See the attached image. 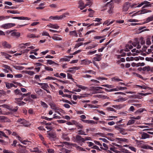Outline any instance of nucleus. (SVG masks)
I'll list each match as a JSON object with an SVG mask.
<instances>
[{
    "label": "nucleus",
    "mask_w": 153,
    "mask_h": 153,
    "mask_svg": "<svg viewBox=\"0 0 153 153\" xmlns=\"http://www.w3.org/2000/svg\"><path fill=\"white\" fill-rule=\"evenodd\" d=\"M114 7V4L113 3L108 2L103 7V9L101 10L102 11L107 10L108 13L111 14L113 13V10Z\"/></svg>",
    "instance_id": "nucleus-1"
},
{
    "label": "nucleus",
    "mask_w": 153,
    "mask_h": 153,
    "mask_svg": "<svg viewBox=\"0 0 153 153\" xmlns=\"http://www.w3.org/2000/svg\"><path fill=\"white\" fill-rule=\"evenodd\" d=\"M104 89L101 87H94L91 89V91L93 94L103 93L104 92L101 89Z\"/></svg>",
    "instance_id": "nucleus-2"
},
{
    "label": "nucleus",
    "mask_w": 153,
    "mask_h": 153,
    "mask_svg": "<svg viewBox=\"0 0 153 153\" xmlns=\"http://www.w3.org/2000/svg\"><path fill=\"white\" fill-rule=\"evenodd\" d=\"M48 133V137L51 140H55L56 138V134L53 132H50V131H47Z\"/></svg>",
    "instance_id": "nucleus-3"
},
{
    "label": "nucleus",
    "mask_w": 153,
    "mask_h": 153,
    "mask_svg": "<svg viewBox=\"0 0 153 153\" xmlns=\"http://www.w3.org/2000/svg\"><path fill=\"white\" fill-rule=\"evenodd\" d=\"M143 4L145 5L142 7V9L149 7H151L152 6L151 4H150V2L147 1H145L139 4L138 7H141Z\"/></svg>",
    "instance_id": "nucleus-4"
},
{
    "label": "nucleus",
    "mask_w": 153,
    "mask_h": 153,
    "mask_svg": "<svg viewBox=\"0 0 153 153\" xmlns=\"http://www.w3.org/2000/svg\"><path fill=\"white\" fill-rule=\"evenodd\" d=\"M65 17V14L60 16H51L49 17L50 19L54 20H59L64 19Z\"/></svg>",
    "instance_id": "nucleus-5"
},
{
    "label": "nucleus",
    "mask_w": 153,
    "mask_h": 153,
    "mask_svg": "<svg viewBox=\"0 0 153 153\" xmlns=\"http://www.w3.org/2000/svg\"><path fill=\"white\" fill-rule=\"evenodd\" d=\"M15 25H16L14 23H8L3 25L1 26V27L4 29H8L15 26Z\"/></svg>",
    "instance_id": "nucleus-6"
},
{
    "label": "nucleus",
    "mask_w": 153,
    "mask_h": 153,
    "mask_svg": "<svg viewBox=\"0 0 153 153\" xmlns=\"http://www.w3.org/2000/svg\"><path fill=\"white\" fill-rule=\"evenodd\" d=\"M132 44L134 47L137 46V49H140L141 48V45H140V41H139L137 38L135 39L134 42L132 43Z\"/></svg>",
    "instance_id": "nucleus-7"
},
{
    "label": "nucleus",
    "mask_w": 153,
    "mask_h": 153,
    "mask_svg": "<svg viewBox=\"0 0 153 153\" xmlns=\"http://www.w3.org/2000/svg\"><path fill=\"white\" fill-rule=\"evenodd\" d=\"M152 12V10H148L146 9H143L141 10H140L138 11L137 13H135L136 14L137 13H138L140 14H144L146 13H150ZM135 13L133 15V16H135Z\"/></svg>",
    "instance_id": "nucleus-8"
},
{
    "label": "nucleus",
    "mask_w": 153,
    "mask_h": 153,
    "mask_svg": "<svg viewBox=\"0 0 153 153\" xmlns=\"http://www.w3.org/2000/svg\"><path fill=\"white\" fill-rule=\"evenodd\" d=\"M78 4H79L78 7L81 10H82L85 8L86 6L88 5L87 4H85L81 0H80L79 1Z\"/></svg>",
    "instance_id": "nucleus-9"
},
{
    "label": "nucleus",
    "mask_w": 153,
    "mask_h": 153,
    "mask_svg": "<svg viewBox=\"0 0 153 153\" xmlns=\"http://www.w3.org/2000/svg\"><path fill=\"white\" fill-rule=\"evenodd\" d=\"M8 33H11V35L12 36H16L19 37L20 36V33L19 32H13L12 30L8 31L7 32Z\"/></svg>",
    "instance_id": "nucleus-10"
},
{
    "label": "nucleus",
    "mask_w": 153,
    "mask_h": 153,
    "mask_svg": "<svg viewBox=\"0 0 153 153\" xmlns=\"http://www.w3.org/2000/svg\"><path fill=\"white\" fill-rule=\"evenodd\" d=\"M130 7V3L128 2H126L124 4L123 11L125 12L127 11Z\"/></svg>",
    "instance_id": "nucleus-11"
},
{
    "label": "nucleus",
    "mask_w": 153,
    "mask_h": 153,
    "mask_svg": "<svg viewBox=\"0 0 153 153\" xmlns=\"http://www.w3.org/2000/svg\"><path fill=\"white\" fill-rule=\"evenodd\" d=\"M0 121L2 122H10V120L5 116H0Z\"/></svg>",
    "instance_id": "nucleus-12"
},
{
    "label": "nucleus",
    "mask_w": 153,
    "mask_h": 153,
    "mask_svg": "<svg viewBox=\"0 0 153 153\" xmlns=\"http://www.w3.org/2000/svg\"><path fill=\"white\" fill-rule=\"evenodd\" d=\"M2 45L5 48H11V45L5 41L2 42Z\"/></svg>",
    "instance_id": "nucleus-13"
},
{
    "label": "nucleus",
    "mask_w": 153,
    "mask_h": 153,
    "mask_svg": "<svg viewBox=\"0 0 153 153\" xmlns=\"http://www.w3.org/2000/svg\"><path fill=\"white\" fill-rule=\"evenodd\" d=\"M17 122L21 124H22L25 126H27L26 121L24 119L21 118L19 119L17 121Z\"/></svg>",
    "instance_id": "nucleus-14"
},
{
    "label": "nucleus",
    "mask_w": 153,
    "mask_h": 153,
    "mask_svg": "<svg viewBox=\"0 0 153 153\" xmlns=\"http://www.w3.org/2000/svg\"><path fill=\"white\" fill-rule=\"evenodd\" d=\"M102 56V54H96V56H95L93 58V59L95 61H99L101 59V56Z\"/></svg>",
    "instance_id": "nucleus-15"
},
{
    "label": "nucleus",
    "mask_w": 153,
    "mask_h": 153,
    "mask_svg": "<svg viewBox=\"0 0 153 153\" xmlns=\"http://www.w3.org/2000/svg\"><path fill=\"white\" fill-rule=\"evenodd\" d=\"M111 19H108L105 21L103 23V25H107V26H108L111 24H112L114 22V20H112L111 21Z\"/></svg>",
    "instance_id": "nucleus-16"
},
{
    "label": "nucleus",
    "mask_w": 153,
    "mask_h": 153,
    "mask_svg": "<svg viewBox=\"0 0 153 153\" xmlns=\"http://www.w3.org/2000/svg\"><path fill=\"white\" fill-rule=\"evenodd\" d=\"M152 21H153V15L147 18L145 21L143 23V24H146Z\"/></svg>",
    "instance_id": "nucleus-17"
},
{
    "label": "nucleus",
    "mask_w": 153,
    "mask_h": 153,
    "mask_svg": "<svg viewBox=\"0 0 153 153\" xmlns=\"http://www.w3.org/2000/svg\"><path fill=\"white\" fill-rule=\"evenodd\" d=\"M82 64L85 65H88L91 63L92 62L90 60H89L87 59H85L82 60Z\"/></svg>",
    "instance_id": "nucleus-18"
},
{
    "label": "nucleus",
    "mask_w": 153,
    "mask_h": 153,
    "mask_svg": "<svg viewBox=\"0 0 153 153\" xmlns=\"http://www.w3.org/2000/svg\"><path fill=\"white\" fill-rule=\"evenodd\" d=\"M73 146L75 147L77 150H79V151H85V149H84L83 148L80 146H77V144H74L73 145Z\"/></svg>",
    "instance_id": "nucleus-19"
},
{
    "label": "nucleus",
    "mask_w": 153,
    "mask_h": 153,
    "mask_svg": "<svg viewBox=\"0 0 153 153\" xmlns=\"http://www.w3.org/2000/svg\"><path fill=\"white\" fill-rule=\"evenodd\" d=\"M76 141H81L84 142V138L82 137L81 136L79 135H76Z\"/></svg>",
    "instance_id": "nucleus-20"
},
{
    "label": "nucleus",
    "mask_w": 153,
    "mask_h": 153,
    "mask_svg": "<svg viewBox=\"0 0 153 153\" xmlns=\"http://www.w3.org/2000/svg\"><path fill=\"white\" fill-rule=\"evenodd\" d=\"M122 125H117L114 126L115 128L119 131V132L121 130H123V128H122Z\"/></svg>",
    "instance_id": "nucleus-21"
},
{
    "label": "nucleus",
    "mask_w": 153,
    "mask_h": 153,
    "mask_svg": "<svg viewBox=\"0 0 153 153\" xmlns=\"http://www.w3.org/2000/svg\"><path fill=\"white\" fill-rule=\"evenodd\" d=\"M27 37L30 38H38L39 37V35L35 36L34 34L32 33H29L27 34Z\"/></svg>",
    "instance_id": "nucleus-22"
},
{
    "label": "nucleus",
    "mask_w": 153,
    "mask_h": 153,
    "mask_svg": "<svg viewBox=\"0 0 153 153\" xmlns=\"http://www.w3.org/2000/svg\"><path fill=\"white\" fill-rule=\"evenodd\" d=\"M62 143L65 144V146H67L69 148H71V146H73V145L75 144L67 142H64Z\"/></svg>",
    "instance_id": "nucleus-23"
},
{
    "label": "nucleus",
    "mask_w": 153,
    "mask_h": 153,
    "mask_svg": "<svg viewBox=\"0 0 153 153\" xmlns=\"http://www.w3.org/2000/svg\"><path fill=\"white\" fill-rule=\"evenodd\" d=\"M111 81H117L119 82L120 81H122L123 80L119 78L117 76H116L111 78Z\"/></svg>",
    "instance_id": "nucleus-24"
},
{
    "label": "nucleus",
    "mask_w": 153,
    "mask_h": 153,
    "mask_svg": "<svg viewBox=\"0 0 153 153\" xmlns=\"http://www.w3.org/2000/svg\"><path fill=\"white\" fill-rule=\"evenodd\" d=\"M69 34L71 36H75L76 37H77L78 36L77 33L75 30L70 31Z\"/></svg>",
    "instance_id": "nucleus-25"
},
{
    "label": "nucleus",
    "mask_w": 153,
    "mask_h": 153,
    "mask_svg": "<svg viewBox=\"0 0 153 153\" xmlns=\"http://www.w3.org/2000/svg\"><path fill=\"white\" fill-rule=\"evenodd\" d=\"M1 53L2 56H4L5 58L7 59H9V57H11V56L10 55L7 53L4 52H1Z\"/></svg>",
    "instance_id": "nucleus-26"
},
{
    "label": "nucleus",
    "mask_w": 153,
    "mask_h": 153,
    "mask_svg": "<svg viewBox=\"0 0 153 153\" xmlns=\"http://www.w3.org/2000/svg\"><path fill=\"white\" fill-rule=\"evenodd\" d=\"M149 135L147 134L143 133L141 135V138L142 139H145L149 137Z\"/></svg>",
    "instance_id": "nucleus-27"
},
{
    "label": "nucleus",
    "mask_w": 153,
    "mask_h": 153,
    "mask_svg": "<svg viewBox=\"0 0 153 153\" xmlns=\"http://www.w3.org/2000/svg\"><path fill=\"white\" fill-rule=\"evenodd\" d=\"M62 138L63 140L66 141H69L70 140V138L65 134H62Z\"/></svg>",
    "instance_id": "nucleus-28"
},
{
    "label": "nucleus",
    "mask_w": 153,
    "mask_h": 153,
    "mask_svg": "<svg viewBox=\"0 0 153 153\" xmlns=\"http://www.w3.org/2000/svg\"><path fill=\"white\" fill-rule=\"evenodd\" d=\"M47 63L50 65H51L53 64H55L56 65H58V64L55 62L54 61H52V60H50V59L47 60Z\"/></svg>",
    "instance_id": "nucleus-29"
},
{
    "label": "nucleus",
    "mask_w": 153,
    "mask_h": 153,
    "mask_svg": "<svg viewBox=\"0 0 153 153\" xmlns=\"http://www.w3.org/2000/svg\"><path fill=\"white\" fill-rule=\"evenodd\" d=\"M35 92L39 95H41L42 92V90L39 88H36L35 89Z\"/></svg>",
    "instance_id": "nucleus-30"
},
{
    "label": "nucleus",
    "mask_w": 153,
    "mask_h": 153,
    "mask_svg": "<svg viewBox=\"0 0 153 153\" xmlns=\"http://www.w3.org/2000/svg\"><path fill=\"white\" fill-rule=\"evenodd\" d=\"M116 139L117 140H118L120 141H122L123 142H126L128 143V139L124 138H116Z\"/></svg>",
    "instance_id": "nucleus-31"
},
{
    "label": "nucleus",
    "mask_w": 153,
    "mask_h": 153,
    "mask_svg": "<svg viewBox=\"0 0 153 153\" xmlns=\"http://www.w3.org/2000/svg\"><path fill=\"white\" fill-rule=\"evenodd\" d=\"M77 67H72L70 68V70L68 71V72H74L75 73V71H74V70L76 69V70H78V68H77Z\"/></svg>",
    "instance_id": "nucleus-32"
},
{
    "label": "nucleus",
    "mask_w": 153,
    "mask_h": 153,
    "mask_svg": "<svg viewBox=\"0 0 153 153\" xmlns=\"http://www.w3.org/2000/svg\"><path fill=\"white\" fill-rule=\"evenodd\" d=\"M6 86L8 88H10L13 87V84L12 83H9L8 82H5Z\"/></svg>",
    "instance_id": "nucleus-33"
},
{
    "label": "nucleus",
    "mask_w": 153,
    "mask_h": 153,
    "mask_svg": "<svg viewBox=\"0 0 153 153\" xmlns=\"http://www.w3.org/2000/svg\"><path fill=\"white\" fill-rule=\"evenodd\" d=\"M142 70L143 71H146L148 72L150 70V67L149 66H145L143 68Z\"/></svg>",
    "instance_id": "nucleus-34"
},
{
    "label": "nucleus",
    "mask_w": 153,
    "mask_h": 153,
    "mask_svg": "<svg viewBox=\"0 0 153 153\" xmlns=\"http://www.w3.org/2000/svg\"><path fill=\"white\" fill-rule=\"evenodd\" d=\"M76 86L79 88L81 89L82 90H85L88 88L86 86H82L78 84L76 85Z\"/></svg>",
    "instance_id": "nucleus-35"
},
{
    "label": "nucleus",
    "mask_w": 153,
    "mask_h": 153,
    "mask_svg": "<svg viewBox=\"0 0 153 153\" xmlns=\"http://www.w3.org/2000/svg\"><path fill=\"white\" fill-rule=\"evenodd\" d=\"M14 92L15 94L19 95H21V94H22L20 91L18 89L15 90L14 91Z\"/></svg>",
    "instance_id": "nucleus-36"
},
{
    "label": "nucleus",
    "mask_w": 153,
    "mask_h": 153,
    "mask_svg": "<svg viewBox=\"0 0 153 153\" xmlns=\"http://www.w3.org/2000/svg\"><path fill=\"white\" fill-rule=\"evenodd\" d=\"M139 3H134L131 5L130 4V7L131 8H135V7H138L139 5Z\"/></svg>",
    "instance_id": "nucleus-37"
},
{
    "label": "nucleus",
    "mask_w": 153,
    "mask_h": 153,
    "mask_svg": "<svg viewBox=\"0 0 153 153\" xmlns=\"http://www.w3.org/2000/svg\"><path fill=\"white\" fill-rule=\"evenodd\" d=\"M152 147L147 145H144L142 146V148L146 149H150L152 150Z\"/></svg>",
    "instance_id": "nucleus-38"
},
{
    "label": "nucleus",
    "mask_w": 153,
    "mask_h": 153,
    "mask_svg": "<svg viewBox=\"0 0 153 153\" xmlns=\"http://www.w3.org/2000/svg\"><path fill=\"white\" fill-rule=\"evenodd\" d=\"M25 17L23 16H16L12 18L13 19H16L19 20H25Z\"/></svg>",
    "instance_id": "nucleus-39"
},
{
    "label": "nucleus",
    "mask_w": 153,
    "mask_h": 153,
    "mask_svg": "<svg viewBox=\"0 0 153 153\" xmlns=\"http://www.w3.org/2000/svg\"><path fill=\"white\" fill-rule=\"evenodd\" d=\"M52 39L54 40H61L62 38L61 37H59L56 36H53L52 37Z\"/></svg>",
    "instance_id": "nucleus-40"
},
{
    "label": "nucleus",
    "mask_w": 153,
    "mask_h": 153,
    "mask_svg": "<svg viewBox=\"0 0 153 153\" xmlns=\"http://www.w3.org/2000/svg\"><path fill=\"white\" fill-rule=\"evenodd\" d=\"M40 104L44 108H47L48 107L47 105L44 102H43L42 101H40Z\"/></svg>",
    "instance_id": "nucleus-41"
},
{
    "label": "nucleus",
    "mask_w": 153,
    "mask_h": 153,
    "mask_svg": "<svg viewBox=\"0 0 153 153\" xmlns=\"http://www.w3.org/2000/svg\"><path fill=\"white\" fill-rule=\"evenodd\" d=\"M84 73L86 74L87 73H91L94 75H95L96 74L95 72L94 71L91 70L85 71Z\"/></svg>",
    "instance_id": "nucleus-42"
},
{
    "label": "nucleus",
    "mask_w": 153,
    "mask_h": 153,
    "mask_svg": "<svg viewBox=\"0 0 153 153\" xmlns=\"http://www.w3.org/2000/svg\"><path fill=\"white\" fill-rule=\"evenodd\" d=\"M70 59L67 58H63L60 59L59 60V62H61L63 61H69Z\"/></svg>",
    "instance_id": "nucleus-43"
},
{
    "label": "nucleus",
    "mask_w": 153,
    "mask_h": 153,
    "mask_svg": "<svg viewBox=\"0 0 153 153\" xmlns=\"http://www.w3.org/2000/svg\"><path fill=\"white\" fill-rule=\"evenodd\" d=\"M112 107L117 109H120L121 108L123 107L121 105H113Z\"/></svg>",
    "instance_id": "nucleus-44"
},
{
    "label": "nucleus",
    "mask_w": 153,
    "mask_h": 153,
    "mask_svg": "<svg viewBox=\"0 0 153 153\" xmlns=\"http://www.w3.org/2000/svg\"><path fill=\"white\" fill-rule=\"evenodd\" d=\"M126 131H127L126 129H125L123 128V130H121L119 132L122 134L125 135L127 134V133L126 132Z\"/></svg>",
    "instance_id": "nucleus-45"
},
{
    "label": "nucleus",
    "mask_w": 153,
    "mask_h": 153,
    "mask_svg": "<svg viewBox=\"0 0 153 153\" xmlns=\"http://www.w3.org/2000/svg\"><path fill=\"white\" fill-rule=\"evenodd\" d=\"M135 121L134 120H129L128 121V122L127 124V125H129L132 124L134 123Z\"/></svg>",
    "instance_id": "nucleus-46"
},
{
    "label": "nucleus",
    "mask_w": 153,
    "mask_h": 153,
    "mask_svg": "<svg viewBox=\"0 0 153 153\" xmlns=\"http://www.w3.org/2000/svg\"><path fill=\"white\" fill-rule=\"evenodd\" d=\"M139 41H140L141 45H143L145 44V41L143 37H141Z\"/></svg>",
    "instance_id": "nucleus-47"
},
{
    "label": "nucleus",
    "mask_w": 153,
    "mask_h": 153,
    "mask_svg": "<svg viewBox=\"0 0 153 153\" xmlns=\"http://www.w3.org/2000/svg\"><path fill=\"white\" fill-rule=\"evenodd\" d=\"M45 66V69L48 71H53V68L47 66L45 65H44Z\"/></svg>",
    "instance_id": "nucleus-48"
},
{
    "label": "nucleus",
    "mask_w": 153,
    "mask_h": 153,
    "mask_svg": "<svg viewBox=\"0 0 153 153\" xmlns=\"http://www.w3.org/2000/svg\"><path fill=\"white\" fill-rule=\"evenodd\" d=\"M97 51L96 50H94L93 51H89L87 53V55H91L97 52Z\"/></svg>",
    "instance_id": "nucleus-49"
},
{
    "label": "nucleus",
    "mask_w": 153,
    "mask_h": 153,
    "mask_svg": "<svg viewBox=\"0 0 153 153\" xmlns=\"http://www.w3.org/2000/svg\"><path fill=\"white\" fill-rule=\"evenodd\" d=\"M102 86L104 87H106L108 88H110L114 87V86L112 85H109L108 84L102 85Z\"/></svg>",
    "instance_id": "nucleus-50"
},
{
    "label": "nucleus",
    "mask_w": 153,
    "mask_h": 153,
    "mask_svg": "<svg viewBox=\"0 0 153 153\" xmlns=\"http://www.w3.org/2000/svg\"><path fill=\"white\" fill-rule=\"evenodd\" d=\"M25 72L26 74H28L30 76H32L35 74L34 72L29 71H26Z\"/></svg>",
    "instance_id": "nucleus-51"
},
{
    "label": "nucleus",
    "mask_w": 153,
    "mask_h": 153,
    "mask_svg": "<svg viewBox=\"0 0 153 153\" xmlns=\"http://www.w3.org/2000/svg\"><path fill=\"white\" fill-rule=\"evenodd\" d=\"M94 143L96 144H97V145L100 146V148L102 149H103V148L102 147V144L100 143V142L97 141H94Z\"/></svg>",
    "instance_id": "nucleus-52"
},
{
    "label": "nucleus",
    "mask_w": 153,
    "mask_h": 153,
    "mask_svg": "<svg viewBox=\"0 0 153 153\" xmlns=\"http://www.w3.org/2000/svg\"><path fill=\"white\" fill-rule=\"evenodd\" d=\"M96 79L100 81H102L104 80H107V78H106L103 77L101 76H99L97 77Z\"/></svg>",
    "instance_id": "nucleus-53"
},
{
    "label": "nucleus",
    "mask_w": 153,
    "mask_h": 153,
    "mask_svg": "<svg viewBox=\"0 0 153 153\" xmlns=\"http://www.w3.org/2000/svg\"><path fill=\"white\" fill-rule=\"evenodd\" d=\"M42 35L47 36L49 37L50 38H51L49 33L46 31H43L42 33Z\"/></svg>",
    "instance_id": "nucleus-54"
},
{
    "label": "nucleus",
    "mask_w": 153,
    "mask_h": 153,
    "mask_svg": "<svg viewBox=\"0 0 153 153\" xmlns=\"http://www.w3.org/2000/svg\"><path fill=\"white\" fill-rule=\"evenodd\" d=\"M126 100L125 99V98H120L116 100H115V101H118V102L121 101H125Z\"/></svg>",
    "instance_id": "nucleus-55"
},
{
    "label": "nucleus",
    "mask_w": 153,
    "mask_h": 153,
    "mask_svg": "<svg viewBox=\"0 0 153 153\" xmlns=\"http://www.w3.org/2000/svg\"><path fill=\"white\" fill-rule=\"evenodd\" d=\"M83 44V43L82 42H80L76 44L74 46V48H78L79 47L82 45Z\"/></svg>",
    "instance_id": "nucleus-56"
},
{
    "label": "nucleus",
    "mask_w": 153,
    "mask_h": 153,
    "mask_svg": "<svg viewBox=\"0 0 153 153\" xmlns=\"http://www.w3.org/2000/svg\"><path fill=\"white\" fill-rule=\"evenodd\" d=\"M78 134H81V135H86L87 134H85V132L82 130H79L78 131Z\"/></svg>",
    "instance_id": "nucleus-57"
},
{
    "label": "nucleus",
    "mask_w": 153,
    "mask_h": 153,
    "mask_svg": "<svg viewBox=\"0 0 153 153\" xmlns=\"http://www.w3.org/2000/svg\"><path fill=\"white\" fill-rule=\"evenodd\" d=\"M7 12L8 13H10L12 14H16L17 13V11L16 10H8L7 11Z\"/></svg>",
    "instance_id": "nucleus-58"
},
{
    "label": "nucleus",
    "mask_w": 153,
    "mask_h": 153,
    "mask_svg": "<svg viewBox=\"0 0 153 153\" xmlns=\"http://www.w3.org/2000/svg\"><path fill=\"white\" fill-rule=\"evenodd\" d=\"M4 8H6V9H16V7L14 6L9 7V6H7V5H6L5 6Z\"/></svg>",
    "instance_id": "nucleus-59"
},
{
    "label": "nucleus",
    "mask_w": 153,
    "mask_h": 153,
    "mask_svg": "<svg viewBox=\"0 0 153 153\" xmlns=\"http://www.w3.org/2000/svg\"><path fill=\"white\" fill-rule=\"evenodd\" d=\"M126 60L127 61H133L134 60V58L133 57H127L126 58Z\"/></svg>",
    "instance_id": "nucleus-60"
},
{
    "label": "nucleus",
    "mask_w": 153,
    "mask_h": 153,
    "mask_svg": "<svg viewBox=\"0 0 153 153\" xmlns=\"http://www.w3.org/2000/svg\"><path fill=\"white\" fill-rule=\"evenodd\" d=\"M48 87V86L47 84L44 83L43 85L42 86V88L44 89V90H45L46 89V88H47Z\"/></svg>",
    "instance_id": "nucleus-61"
},
{
    "label": "nucleus",
    "mask_w": 153,
    "mask_h": 153,
    "mask_svg": "<svg viewBox=\"0 0 153 153\" xmlns=\"http://www.w3.org/2000/svg\"><path fill=\"white\" fill-rule=\"evenodd\" d=\"M146 44L149 45L151 44V42L150 40V39L149 38H147L146 40Z\"/></svg>",
    "instance_id": "nucleus-62"
},
{
    "label": "nucleus",
    "mask_w": 153,
    "mask_h": 153,
    "mask_svg": "<svg viewBox=\"0 0 153 153\" xmlns=\"http://www.w3.org/2000/svg\"><path fill=\"white\" fill-rule=\"evenodd\" d=\"M129 148L132 151H134L135 152H136V149L134 147L132 146H129Z\"/></svg>",
    "instance_id": "nucleus-63"
},
{
    "label": "nucleus",
    "mask_w": 153,
    "mask_h": 153,
    "mask_svg": "<svg viewBox=\"0 0 153 153\" xmlns=\"http://www.w3.org/2000/svg\"><path fill=\"white\" fill-rule=\"evenodd\" d=\"M3 152V153H13V152L12 151L6 149L4 150Z\"/></svg>",
    "instance_id": "nucleus-64"
}]
</instances>
